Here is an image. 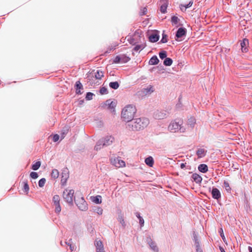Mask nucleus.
Here are the masks:
<instances>
[{
    "instance_id": "1",
    "label": "nucleus",
    "mask_w": 252,
    "mask_h": 252,
    "mask_svg": "<svg viewBox=\"0 0 252 252\" xmlns=\"http://www.w3.org/2000/svg\"><path fill=\"white\" fill-rule=\"evenodd\" d=\"M149 124V121L147 118H137L127 123L126 127L130 130L138 131L147 127Z\"/></svg>"
},
{
    "instance_id": "2",
    "label": "nucleus",
    "mask_w": 252,
    "mask_h": 252,
    "mask_svg": "<svg viewBox=\"0 0 252 252\" xmlns=\"http://www.w3.org/2000/svg\"><path fill=\"white\" fill-rule=\"evenodd\" d=\"M136 112V109L134 106L127 105L122 110V118L128 123L132 120Z\"/></svg>"
},
{
    "instance_id": "3",
    "label": "nucleus",
    "mask_w": 252,
    "mask_h": 252,
    "mask_svg": "<svg viewBox=\"0 0 252 252\" xmlns=\"http://www.w3.org/2000/svg\"><path fill=\"white\" fill-rule=\"evenodd\" d=\"M92 80L90 82L92 86L98 85L100 84L99 81L104 77V71L100 69L94 70L92 72Z\"/></svg>"
},
{
    "instance_id": "4",
    "label": "nucleus",
    "mask_w": 252,
    "mask_h": 252,
    "mask_svg": "<svg viewBox=\"0 0 252 252\" xmlns=\"http://www.w3.org/2000/svg\"><path fill=\"white\" fill-rule=\"evenodd\" d=\"M182 125V121L180 120L178 122L176 121H172L168 126V129L171 132H176L181 129V126Z\"/></svg>"
},
{
    "instance_id": "5",
    "label": "nucleus",
    "mask_w": 252,
    "mask_h": 252,
    "mask_svg": "<svg viewBox=\"0 0 252 252\" xmlns=\"http://www.w3.org/2000/svg\"><path fill=\"white\" fill-rule=\"evenodd\" d=\"M74 191L72 189H65L63 192V197L68 203H72L74 198Z\"/></svg>"
},
{
    "instance_id": "6",
    "label": "nucleus",
    "mask_w": 252,
    "mask_h": 252,
    "mask_svg": "<svg viewBox=\"0 0 252 252\" xmlns=\"http://www.w3.org/2000/svg\"><path fill=\"white\" fill-rule=\"evenodd\" d=\"M60 197L58 195H55L53 197V201L55 206V211L56 213H60L61 211V207L60 204Z\"/></svg>"
},
{
    "instance_id": "7",
    "label": "nucleus",
    "mask_w": 252,
    "mask_h": 252,
    "mask_svg": "<svg viewBox=\"0 0 252 252\" xmlns=\"http://www.w3.org/2000/svg\"><path fill=\"white\" fill-rule=\"evenodd\" d=\"M117 105V102L115 100L111 99L107 100L104 104V107L111 110L112 112L115 111V108Z\"/></svg>"
},
{
    "instance_id": "8",
    "label": "nucleus",
    "mask_w": 252,
    "mask_h": 252,
    "mask_svg": "<svg viewBox=\"0 0 252 252\" xmlns=\"http://www.w3.org/2000/svg\"><path fill=\"white\" fill-rule=\"evenodd\" d=\"M167 116V112L165 110H157L154 113L155 119L161 120L166 118Z\"/></svg>"
},
{
    "instance_id": "9",
    "label": "nucleus",
    "mask_w": 252,
    "mask_h": 252,
    "mask_svg": "<svg viewBox=\"0 0 252 252\" xmlns=\"http://www.w3.org/2000/svg\"><path fill=\"white\" fill-rule=\"evenodd\" d=\"M111 163L116 167L120 168L125 166V162L119 158L111 159Z\"/></svg>"
},
{
    "instance_id": "10",
    "label": "nucleus",
    "mask_w": 252,
    "mask_h": 252,
    "mask_svg": "<svg viewBox=\"0 0 252 252\" xmlns=\"http://www.w3.org/2000/svg\"><path fill=\"white\" fill-rule=\"evenodd\" d=\"M69 177V174L67 170H64L62 173V177H61V185L62 186H64L66 184L67 179Z\"/></svg>"
},
{
    "instance_id": "11",
    "label": "nucleus",
    "mask_w": 252,
    "mask_h": 252,
    "mask_svg": "<svg viewBox=\"0 0 252 252\" xmlns=\"http://www.w3.org/2000/svg\"><path fill=\"white\" fill-rule=\"evenodd\" d=\"M241 50L243 52L246 53L248 51V46L249 45V41L247 39L244 38L241 42Z\"/></svg>"
},
{
    "instance_id": "12",
    "label": "nucleus",
    "mask_w": 252,
    "mask_h": 252,
    "mask_svg": "<svg viewBox=\"0 0 252 252\" xmlns=\"http://www.w3.org/2000/svg\"><path fill=\"white\" fill-rule=\"evenodd\" d=\"M160 10L161 13H165L166 11V8L168 4V0H160Z\"/></svg>"
},
{
    "instance_id": "13",
    "label": "nucleus",
    "mask_w": 252,
    "mask_h": 252,
    "mask_svg": "<svg viewBox=\"0 0 252 252\" xmlns=\"http://www.w3.org/2000/svg\"><path fill=\"white\" fill-rule=\"evenodd\" d=\"M103 141V144L105 146H108L111 144L114 140V138L111 136H107L103 139L100 140Z\"/></svg>"
},
{
    "instance_id": "14",
    "label": "nucleus",
    "mask_w": 252,
    "mask_h": 252,
    "mask_svg": "<svg viewBox=\"0 0 252 252\" xmlns=\"http://www.w3.org/2000/svg\"><path fill=\"white\" fill-rule=\"evenodd\" d=\"M94 244L96 247V252H105L103 245L101 241H96Z\"/></svg>"
},
{
    "instance_id": "15",
    "label": "nucleus",
    "mask_w": 252,
    "mask_h": 252,
    "mask_svg": "<svg viewBox=\"0 0 252 252\" xmlns=\"http://www.w3.org/2000/svg\"><path fill=\"white\" fill-rule=\"evenodd\" d=\"M193 240L195 242V245L196 247V252H203L202 249L200 248L199 242L198 241L197 236L196 234L194 233L193 234Z\"/></svg>"
},
{
    "instance_id": "16",
    "label": "nucleus",
    "mask_w": 252,
    "mask_h": 252,
    "mask_svg": "<svg viewBox=\"0 0 252 252\" xmlns=\"http://www.w3.org/2000/svg\"><path fill=\"white\" fill-rule=\"evenodd\" d=\"M88 209V204L87 202L82 197L80 199V210L86 211Z\"/></svg>"
},
{
    "instance_id": "17",
    "label": "nucleus",
    "mask_w": 252,
    "mask_h": 252,
    "mask_svg": "<svg viewBox=\"0 0 252 252\" xmlns=\"http://www.w3.org/2000/svg\"><path fill=\"white\" fill-rule=\"evenodd\" d=\"M186 33V30L185 28H179L176 34V37L177 38H180L183 37V36L185 35Z\"/></svg>"
},
{
    "instance_id": "18",
    "label": "nucleus",
    "mask_w": 252,
    "mask_h": 252,
    "mask_svg": "<svg viewBox=\"0 0 252 252\" xmlns=\"http://www.w3.org/2000/svg\"><path fill=\"white\" fill-rule=\"evenodd\" d=\"M212 197L214 199H218L220 197V193L219 190L217 188H213L212 190Z\"/></svg>"
},
{
    "instance_id": "19",
    "label": "nucleus",
    "mask_w": 252,
    "mask_h": 252,
    "mask_svg": "<svg viewBox=\"0 0 252 252\" xmlns=\"http://www.w3.org/2000/svg\"><path fill=\"white\" fill-rule=\"evenodd\" d=\"M192 178L194 181L197 184L200 183L202 180V177L196 173H194L192 175Z\"/></svg>"
},
{
    "instance_id": "20",
    "label": "nucleus",
    "mask_w": 252,
    "mask_h": 252,
    "mask_svg": "<svg viewBox=\"0 0 252 252\" xmlns=\"http://www.w3.org/2000/svg\"><path fill=\"white\" fill-rule=\"evenodd\" d=\"M148 244L151 248V249L155 252H158V246H157L156 244L152 241V240H150V241L148 242Z\"/></svg>"
},
{
    "instance_id": "21",
    "label": "nucleus",
    "mask_w": 252,
    "mask_h": 252,
    "mask_svg": "<svg viewBox=\"0 0 252 252\" xmlns=\"http://www.w3.org/2000/svg\"><path fill=\"white\" fill-rule=\"evenodd\" d=\"M150 41L152 42H156L159 39V36L156 33H153L149 37Z\"/></svg>"
},
{
    "instance_id": "22",
    "label": "nucleus",
    "mask_w": 252,
    "mask_h": 252,
    "mask_svg": "<svg viewBox=\"0 0 252 252\" xmlns=\"http://www.w3.org/2000/svg\"><path fill=\"white\" fill-rule=\"evenodd\" d=\"M22 185L23 186V190L26 192V194H28L29 190V187L27 180L23 181L22 183Z\"/></svg>"
},
{
    "instance_id": "23",
    "label": "nucleus",
    "mask_w": 252,
    "mask_h": 252,
    "mask_svg": "<svg viewBox=\"0 0 252 252\" xmlns=\"http://www.w3.org/2000/svg\"><path fill=\"white\" fill-rule=\"evenodd\" d=\"M146 164L150 167H153L154 165V159L152 157H149L145 160Z\"/></svg>"
},
{
    "instance_id": "24",
    "label": "nucleus",
    "mask_w": 252,
    "mask_h": 252,
    "mask_svg": "<svg viewBox=\"0 0 252 252\" xmlns=\"http://www.w3.org/2000/svg\"><path fill=\"white\" fill-rule=\"evenodd\" d=\"M198 170L202 173H206L208 170V166L205 164H201L199 165Z\"/></svg>"
},
{
    "instance_id": "25",
    "label": "nucleus",
    "mask_w": 252,
    "mask_h": 252,
    "mask_svg": "<svg viewBox=\"0 0 252 252\" xmlns=\"http://www.w3.org/2000/svg\"><path fill=\"white\" fill-rule=\"evenodd\" d=\"M159 62V60L157 56L152 57L149 61V64L151 65L157 64Z\"/></svg>"
},
{
    "instance_id": "26",
    "label": "nucleus",
    "mask_w": 252,
    "mask_h": 252,
    "mask_svg": "<svg viewBox=\"0 0 252 252\" xmlns=\"http://www.w3.org/2000/svg\"><path fill=\"white\" fill-rule=\"evenodd\" d=\"M92 201L96 204H100L102 202L101 196L100 195H97L92 197Z\"/></svg>"
},
{
    "instance_id": "27",
    "label": "nucleus",
    "mask_w": 252,
    "mask_h": 252,
    "mask_svg": "<svg viewBox=\"0 0 252 252\" xmlns=\"http://www.w3.org/2000/svg\"><path fill=\"white\" fill-rule=\"evenodd\" d=\"M154 91V89L153 88V87L152 86H149L147 87L146 88H145L143 89V92L146 94H151V93L153 92Z\"/></svg>"
},
{
    "instance_id": "28",
    "label": "nucleus",
    "mask_w": 252,
    "mask_h": 252,
    "mask_svg": "<svg viewBox=\"0 0 252 252\" xmlns=\"http://www.w3.org/2000/svg\"><path fill=\"white\" fill-rule=\"evenodd\" d=\"M105 145L103 144V141H101V140H99L96 143V145L94 147V150L96 151H98L100 150L101 148L103 147Z\"/></svg>"
},
{
    "instance_id": "29",
    "label": "nucleus",
    "mask_w": 252,
    "mask_h": 252,
    "mask_svg": "<svg viewBox=\"0 0 252 252\" xmlns=\"http://www.w3.org/2000/svg\"><path fill=\"white\" fill-rule=\"evenodd\" d=\"M68 131V129L67 127H64L61 131V135H60V136H61V140L63 139L66 134L67 133Z\"/></svg>"
},
{
    "instance_id": "30",
    "label": "nucleus",
    "mask_w": 252,
    "mask_h": 252,
    "mask_svg": "<svg viewBox=\"0 0 252 252\" xmlns=\"http://www.w3.org/2000/svg\"><path fill=\"white\" fill-rule=\"evenodd\" d=\"M119 86L120 85L117 81L111 82L109 83V87L113 89H117Z\"/></svg>"
},
{
    "instance_id": "31",
    "label": "nucleus",
    "mask_w": 252,
    "mask_h": 252,
    "mask_svg": "<svg viewBox=\"0 0 252 252\" xmlns=\"http://www.w3.org/2000/svg\"><path fill=\"white\" fill-rule=\"evenodd\" d=\"M196 154L199 158L203 157L205 155V151L204 149H199L197 151Z\"/></svg>"
},
{
    "instance_id": "32",
    "label": "nucleus",
    "mask_w": 252,
    "mask_h": 252,
    "mask_svg": "<svg viewBox=\"0 0 252 252\" xmlns=\"http://www.w3.org/2000/svg\"><path fill=\"white\" fill-rule=\"evenodd\" d=\"M93 211L99 215H101L103 213V209L101 207H94L93 208Z\"/></svg>"
},
{
    "instance_id": "33",
    "label": "nucleus",
    "mask_w": 252,
    "mask_h": 252,
    "mask_svg": "<svg viewBox=\"0 0 252 252\" xmlns=\"http://www.w3.org/2000/svg\"><path fill=\"white\" fill-rule=\"evenodd\" d=\"M59 175V172L57 169H54L51 173V176L54 179H57Z\"/></svg>"
},
{
    "instance_id": "34",
    "label": "nucleus",
    "mask_w": 252,
    "mask_h": 252,
    "mask_svg": "<svg viewBox=\"0 0 252 252\" xmlns=\"http://www.w3.org/2000/svg\"><path fill=\"white\" fill-rule=\"evenodd\" d=\"M173 63L172 60L169 58H165L163 64L166 66H170Z\"/></svg>"
},
{
    "instance_id": "35",
    "label": "nucleus",
    "mask_w": 252,
    "mask_h": 252,
    "mask_svg": "<svg viewBox=\"0 0 252 252\" xmlns=\"http://www.w3.org/2000/svg\"><path fill=\"white\" fill-rule=\"evenodd\" d=\"M41 165V162L40 161H36L35 163L32 165V169L33 170H37L40 167Z\"/></svg>"
},
{
    "instance_id": "36",
    "label": "nucleus",
    "mask_w": 252,
    "mask_h": 252,
    "mask_svg": "<svg viewBox=\"0 0 252 252\" xmlns=\"http://www.w3.org/2000/svg\"><path fill=\"white\" fill-rule=\"evenodd\" d=\"M195 123V119L193 117H190L188 120V124L190 125L191 127L193 126L194 124Z\"/></svg>"
},
{
    "instance_id": "37",
    "label": "nucleus",
    "mask_w": 252,
    "mask_h": 252,
    "mask_svg": "<svg viewBox=\"0 0 252 252\" xmlns=\"http://www.w3.org/2000/svg\"><path fill=\"white\" fill-rule=\"evenodd\" d=\"M45 182L46 179L45 178H42L38 182V186L42 188L44 186Z\"/></svg>"
},
{
    "instance_id": "38",
    "label": "nucleus",
    "mask_w": 252,
    "mask_h": 252,
    "mask_svg": "<svg viewBox=\"0 0 252 252\" xmlns=\"http://www.w3.org/2000/svg\"><path fill=\"white\" fill-rule=\"evenodd\" d=\"M179 19L176 16H173L171 18V22L173 25H177L178 23Z\"/></svg>"
},
{
    "instance_id": "39",
    "label": "nucleus",
    "mask_w": 252,
    "mask_h": 252,
    "mask_svg": "<svg viewBox=\"0 0 252 252\" xmlns=\"http://www.w3.org/2000/svg\"><path fill=\"white\" fill-rule=\"evenodd\" d=\"M94 94L90 92L87 93L86 95V98L87 100H90L93 99V97Z\"/></svg>"
},
{
    "instance_id": "40",
    "label": "nucleus",
    "mask_w": 252,
    "mask_h": 252,
    "mask_svg": "<svg viewBox=\"0 0 252 252\" xmlns=\"http://www.w3.org/2000/svg\"><path fill=\"white\" fill-rule=\"evenodd\" d=\"M159 56L161 59L166 58L167 56L166 52L165 51H162L159 53Z\"/></svg>"
},
{
    "instance_id": "41",
    "label": "nucleus",
    "mask_w": 252,
    "mask_h": 252,
    "mask_svg": "<svg viewBox=\"0 0 252 252\" xmlns=\"http://www.w3.org/2000/svg\"><path fill=\"white\" fill-rule=\"evenodd\" d=\"M193 2L192 1H189V2L187 4V5H183L181 4V9H183V7L185 8V9L186 10L187 8L190 7L192 5Z\"/></svg>"
},
{
    "instance_id": "42",
    "label": "nucleus",
    "mask_w": 252,
    "mask_h": 252,
    "mask_svg": "<svg viewBox=\"0 0 252 252\" xmlns=\"http://www.w3.org/2000/svg\"><path fill=\"white\" fill-rule=\"evenodd\" d=\"M99 92L101 94H107L108 93L107 89L105 87L101 88Z\"/></svg>"
},
{
    "instance_id": "43",
    "label": "nucleus",
    "mask_w": 252,
    "mask_h": 252,
    "mask_svg": "<svg viewBox=\"0 0 252 252\" xmlns=\"http://www.w3.org/2000/svg\"><path fill=\"white\" fill-rule=\"evenodd\" d=\"M60 137H61V136L58 134H54L53 136V141L54 142H56L59 140Z\"/></svg>"
},
{
    "instance_id": "44",
    "label": "nucleus",
    "mask_w": 252,
    "mask_h": 252,
    "mask_svg": "<svg viewBox=\"0 0 252 252\" xmlns=\"http://www.w3.org/2000/svg\"><path fill=\"white\" fill-rule=\"evenodd\" d=\"M30 176L32 179H36L38 177V175L36 172H32L30 174Z\"/></svg>"
},
{
    "instance_id": "45",
    "label": "nucleus",
    "mask_w": 252,
    "mask_h": 252,
    "mask_svg": "<svg viewBox=\"0 0 252 252\" xmlns=\"http://www.w3.org/2000/svg\"><path fill=\"white\" fill-rule=\"evenodd\" d=\"M160 42L163 43H166L167 42V35L166 34H162V37L160 40Z\"/></svg>"
},
{
    "instance_id": "46",
    "label": "nucleus",
    "mask_w": 252,
    "mask_h": 252,
    "mask_svg": "<svg viewBox=\"0 0 252 252\" xmlns=\"http://www.w3.org/2000/svg\"><path fill=\"white\" fill-rule=\"evenodd\" d=\"M147 12V9L146 7H144L141 9L140 15H144L146 14Z\"/></svg>"
},
{
    "instance_id": "47",
    "label": "nucleus",
    "mask_w": 252,
    "mask_h": 252,
    "mask_svg": "<svg viewBox=\"0 0 252 252\" xmlns=\"http://www.w3.org/2000/svg\"><path fill=\"white\" fill-rule=\"evenodd\" d=\"M118 220L120 221V223L123 225H125V220L124 218L122 216H119Z\"/></svg>"
},
{
    "instance_id": "48",
    "label": "nucleus",
    "mask_w": 252,
    "mask_h": 252,
    "mask_svg": "<svg viewBox=\"0 0 252 252\" xmlns=\"http://www.w3.org/2000/svg\"><path fill=\"white\" fill-rule=\"evenodd\" d=\"M121 58L119 56H116L113 62L115 63H118L121 62Z\"/></svg>"
},
{
    "instance_id": "49",
    "label": "nucleus",
    "mask_w": 252,
    "mask_h": 252,
    "mask_svg": "<svg viewBox=\"0 0 252 252\" xmlns=\"http://www.w3.org/2000/svg\"><path fill=\"white\" fill-rule=\"evenodd\" d=\"M223 185L224 187L227 190H229L230 189V188L229 187V185L228 182L224 181L223 183Z\"/></svg>"
},
{
    "instance_id": "50",
    "label": "nucleus",
    "mask_w": 252,
    "mask_h": 252,
    "mask_svg": "<svg viewBox=\"0 0 252 252\" xmlns=\"http://www.w3.org/2000/svg\"><path fill=\"white\" fill-rule=\"evenodd\" d=\"M220 236H221L222 239H223V241L225 242V236H224V234L223 233V230H222V228H220Z\"/></svg>"
},
{
    "instance_id": "51",
    "label": "nucleus",
    "mask_w": 252,
    "mask_h": 252,
    "mask_svg": "<svg viewBox=\"0 0 252 252\" xmlns=\"http://www.w3.org/2000/svg\"><path fill=\"white\" fill-rule=\"evenodd\" d=\"M76 92L77 94L79 93V81H77L75 84Z\"/></svg>"
},
{
    "instance_id": "52",
    "label": "nucleus",
    "mask_w": 252,
    "mask_h": 252,
    "mask_svg": "<svg viewBox=\"0 0 252 252\" xmlns=\"http://www.w3.org/2000/svg\"><path fill=\"white\" fill-rule=\"evenodd\" d=\"M139 223L141 225V226H143L144 225V220L141 217L140 219H139Z\"/></svg>"
},
{
    "instance_id": "53",
    "label": "nucleus",
    "mask_w": 252,
    "mask_h": 252,
    "mask_svg": "<svg viewBox=\"0 0 252 252\" xmlns=\"http://www.w3.org/2000/svg\"><path fill=\"white\" fill-rule=\"evenodd\" d=\"M141 45H136L134 48V50L136 52L138 51L139 49H140L141 48Z\"/></svg>"
},
{
    "instance_id": "54",
    "label": "nucleus",
    "mask_w": 252,
    "mask_h": 252,
    "mask_svg": "<svg viewBox=\"0 0 252 252\" xmlns=\"http://www.w3.org/2000/svg\"><path fill=\"white\" fill-rule=\"evenodd\" d=\"M70 249L71 251H73L75 249V246L73 245L70 244L69 245Z\"/></svg>"
},
{
    "instance_id": "55",
    "label": "nucleus",
    "mask_w": 252,
    "mask_h": 252,
    "mask_svg": "<svg viewBox=\"0 0 252 252\" xmlns=\"http://www.w3.org/2000/svg\"><path fill=\"white\" fill-rule=\"evenodd\" d=\"M186 163H182L180 165V167L182 168V169H184L185 167H186Z\"/></svg>"
},
{
    "instance_id": "56",
    "label": "nucleus",
    "mask_w": 252,
    "mask_h": 252,
    "mask_svg": "<svg viewBox=\"0 0 252 252\" xmlns=\"http://www.w3.org/2000/svg\"><path fill=\"white\" fill-rule=\"evenodd\" d=\"M136 216L138 218V219H140V218H141V217L140 216V214L138 212H137L136 213Z\"/></svg>"
},
{
    "instance_id": "57",
    "label": "nucleus",
    "mask_w": 252,
    "mask_h": 252,
    "mask_svg": "<svg viewBox=\"0 0 252 252\" xmlns=\"http://www.w3.org/2000/svg\"><path fill=\"white\" fill-rule=\"evenodd\" d=\"M220 250L221 252H225V251L224 250V249L221 247H220Z\"/></svg>"
},
{
    "instance_id": "58",
    "label": "nucleus",
    "mask_w": 252,
    "mask_h": 252,
    "mask_svg": "<svg viewBox=\"0 0 252 252\" xmlns=\"http://www.w3.org/2000/svg\"><path fill=\"white\" fill-rule=\"evenodd\" d=\"M115 49V48H114V47L110 48V50H109V51H107V52L109 53L111 50H113V49Z\"/></svg>"
},
{
    "instance_id": "59",
    "label": "nucleus",
    "mask_w": 252,
    "mask_h": 252,
    "mask_svg": "<svg viewBox=\"0 0 252 252\" xmlns=\"http://www.w3.org/2000/svg\"><path fill=\"white\" fill-rule=\"evenodd\" d=\"M249 250L250 252H252V248L251 247H249Z\"/></svg>"
},
{
    "instance_id": "60",
    "label": "nucleus",
    "mask_w": 252,
    "mask_h": 252,
    "mask_svg": "<svg viewBox=\"0 0 252 252\" xmlns=\"http://www.w3.org/2000/svg\"><path fill=\"white\" fill-rule=\"evenodd\" d=\"M81 87H82V85L80 83V87H79L80 89H81Z\"/></svg>"
},
{
    "instance_id": "61",
    "label": "nucleus",
    "mask_w": 252,
    "mask_h": 252,
    "mask_svg": "<svg viewBox=\"0 0 252 252\" xmlns=\"http://www.w3.org/2000/svg\"><path fill=\"white\" fill-rule=\"evenodd\" d=\"M117 45H118L117 44L115 45L114 46V47H116Z\"/></svg>"
}]
</instances>
